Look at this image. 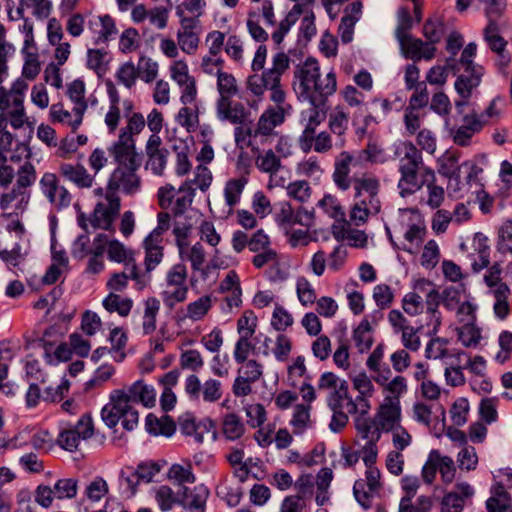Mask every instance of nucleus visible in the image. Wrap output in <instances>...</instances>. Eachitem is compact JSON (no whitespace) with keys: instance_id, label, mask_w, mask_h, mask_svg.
Returning a JSON list of instances; mask_svg holds the SVG:
<instances>
[{"instance_id":"obj_1","label":"nucleus","mask_w":512,"mask_h":512,"mask_svg":"<svg viewBox=\"0 0 512 512\" xmlns=\"http://www.w3.org/2000/svg\"><path fill=\"white\" fill-rule=\"evenodd\" d=\"M416 142L420 150L410 141L402 142L396 150L400 173L398 189L402 197L420 190L428 179H434V171L423 165L421 150L433 155L437 149L436 135L424 128L419 130Z\"/></svg>"},{"instance_id":"obj_2","label":"nucleus","mask_w":512,"mask_h":512,"mask_svg":"<svg viewBox=\"0 0 512 512\" xmlns=\"http://www.w3.org/2000/svg\"><path fill=\"white\" fill-rule=\"evenodd\" d=\"M379 191L380 182L374 176L363 174L355 181L353 203L348 213L354 226L365 225L380 213L382 204Z\"/></svg>"},{"instance_id":"obj_3","label":"nucleus","mask_w":512,"mask_h":512,"mask_svg":"<svg viewBox=\"0 0 512 512\" xmlns=\"http://www.w3.org/2000/svg\"><path fill=\"white\" fill-rule=\"evenodd\" d=\"M120 211V198L113 192H106L102 201H99L89 218L84 215L78 217L79 226L87 230L88 224L94 229L115 232L113 222Z\"/></svg>"},{"instance_id":"obj_4","label":"nucleus","mask_w":512,"mask_h":512,"mask_svg":"<svg viewBox=\"0 0 512 512\" xmlns=\"http://www.w3.org/2000/svg\"><path fill=\"white\" fill-rule=\"evenodd\" d=\"M188 292L186 266L182 263L173 265L166 273L165 282L160 292L164 306L173 310L177 304L186 301Z\"/></svg>"},{"instance_id":"obj_5","label":"nucleus","mask_w":512,"mask_h":512,"mask_svg":"<svg viewBox=\"0 0 512 512\" xmlns=\"http://www.w3.org/2000/svg\"><path fill=\"white\" fill-rule=\"evenodd\" d=\"M476 50L477 45L469 43L463 49L460 57V64L464 70L455 82V89L464 100H467L471 96L472 90L479 86L484 74L483 67L473 63Z\"/></svg>"},{"instance_id":"obj_6","label":"nucleus","mask_w":512,"mask_h":512,"mask_svg":"<svg viewBox=\"0 0 512 512\" xmlns=\"http://www.w3.org/2000/svg\"><path fill=\"white\" fill-rule=\"evenodd\" d=\"M317 388L328 391L327 405L331 410L346 409L350 413L349 404L355 402L349 393L348 382L341 379L333 372H324L320 375Z\"/></svg>"},{"instance_id":"obj_7","label":"nucleus","mask_w":512,"mask_h":512,"mask_svg":"<svg viewBox=\"0 0 512 512\" xmlns=\"http://www.w3.org/2000/svg\"><path fill=\"white\" fill-rule=\"evenodd\" d=\"M257 120L254 137H269L275 134L276 127L281 126L293 112V106L287 100H271Z\"/></svg>"},{"instance_id":"obj_8","label":"nucleus","mask_w":512,"mask_h":512,"mask_svg":"<svg viewBox=\"0 0 512 512\" xmlns=\"http://www.w3.org/2000/svg\"><path fill=\"white\" fill-rule=\"evenodd\" d=\"M158 203L162 209L171 208L174 215H182L192 204L195 188L185 181L178 190L167 184L158 189Z\"/></svg>"},{"instance_id":"obj_9","label":"nucleus","mask_w":512,"mask_h":512,"mask_svg":"<svg viewBox=\"0 0 512 512\" xmlns=\"http://www.w3.org/2000/svg\"><path fill=\"white\" fill-rule=\"evenodd\" d=\"M184 390L190 400L208 404L218 402L223 396V384L220 380L210 377L201 382L196 374L186 377Z\"/></svg>"},{"instance_id":"obj_10","label":"nucleus","mask_w":512,"mask_h":512,"mask_svg":"<svg viewBox=\"0 0 512 512\" xmlns=\"http://www.w3.org/2000/svg\"><path fill=\"white\" fill-rule=\"evenodd\" d=\"M350 380L353 389L358 393L355 402L349 404L350 414L367 415L372 407L369 399L376 393L374 374L368 375L367 372L360 371L350 375Z\"/></svg>"},{"instance_id":"obj_11","label":"nucleus","mask_w":512,"mask_h":512,"mask_svg":"<svg viewBox=\"0 0 512 512\" xmlns=\"http://www.w3.org/2000/svg\"><path fill=\"white\" fill-rule=\"evenodd\" d=\"M290 59L284 52L273 56L272 67L260 74L266 88L270 91V100H287V94L281 85V78L289 68Z\"/></svg>"},{"instance_id":"obj_12","label":"nucleus","mask_w":512,"mask_h":512,"mask_svg":"<svg viewBox=\"0 0 512 512\" xmlns=\"http://www.w3.org/2000/svg\"><path fill=\"white\" fill-rule=\"evenodd\" d=\"M275 221L283 229L292 228L295 225L309 229L314 225L315 212L314 209L308 210L303 206L294 209L290 202L284 201L279 204Z\"/></svg>"},{"instance_id":"obj_13","label":"nucleus","mask_w":512,"mask_h":512,"mask_svg":"<svg viewBox=\"0 0 512 512\" xmlns=\"http://www.w3.org/2000/svg\"><path fill=\"white\" fill-rule=\"evenodd\" d=\"M171 79L180 87V102L191 104L198 95L196 79L190 75L188 64L185 60H174L169 66Z\"/></svg>"},{"instance_id":"obj_14","label":"nucleus","mask_w":512,"mask_h":512,"mask_svg":"<svg viewBox=\"0 0 512 512\" xmlns=\"http://www.w3.org/2000/svg\"><path fill=\"white\" fill-rule=\"evenodd\" d=\"M39 187L43 196L54 208L60 210L71 204V193L60 183L55 173L45 172L39 181Z\"/></svg>"},{"instance_id":"obj_15","label":"nucleus","mask_w":512,"mask_h":512,"mask_svg":"<svg viewBox=\"0 0 512 512\" xmlns=\"http://www.w3.org/2000/svg\"><path fill=\"white\" fill-rule=\"evenodd\" d=\"M0 121L9 123L15 130L29 125L24 101L4 96V87L0 86Z\"/></svg>"},{"instance_id":"obj_16","label":"nucleus","mask_w":512,"mask_h":512,"mask_svg":"<svg viewBox=\"0 0 512 512\" xmlns=\"http://www.w3.org/2000/svg\"><path fill=\"white\" fill-rule=\"evenodd\" d=\"M365 478L355 481L353 494L357 502L364 509H368L372 506L373 493L381 486L380 470L375 465L366 466Z\"/></svg>"},{"instance_id":"obj_17","label":"nucleus","mask_w":512,"mask_h":512,"mask_svg":"<svg viewBox=\"0 0 512 512\" xmlns=\"http://www.w3.org/2000/svg\"><path fill=\"white\" fill-rule=\"evenodd\" d=\"M336 90V73L330 70L324 77L320 73L299 99L309 103H325L328 97L332 96Z\"/></svg>"},{"instance_id":"obj_18","label":"nucleus","mask_w":512,"mask_h":512,"mask_svg":"<svg viewBox=\"0 0 512 512\" xmlns=\"http://www.w3.org/2000/svg\"><path fill=\"white\" fill-rule=\"evenodd\" d=\"M218 292L223 295L224 312L230 313L233 309L242 306V288L240 278L235 270H229L220 281Z\"/></svg>"},{"instance_id":"obj_19","label":"nucleus","mask_w":512,"mask_h":512,"mask_svg":"<svg viewBox=\"0 0 512 512\" xmlns=\"http://www.w3.org/2000/svg\"><path fill=\"white\" fill-rule=\"evenodd\" d=\"M116 392L122 398L124 404L141 403L146 408H151L156 403V391L153 386L142 380H137L133 384L123 389H117Z\"/></svg>"},{"instance_id":"obj_20","label":"nucleus","mask_w":512,"mask_h":512,"mask_svg":"<svg viewBox=\"0 0 512 512\" xmlns=\"http://www.w3.org/2000/svg\"><path fill=\"white\" fill-rule=\"evenodd\" d=\"M384 433H389L401 425V405L399 400L383 399L372 416Z\"/></svg>"},{"instance_id":"obj_21","label":"nucleus","mask_w":512,"mask_h":512,"mask_svg":"<svg viewBox=\"0 0 512 512\" xmlns=\"http://www.w3.org/2000/svg\"><path fill=\"white\" fill-rule=\"evenodd\" d=\"M216 118L221 122L232 125H241L248 118V111L244 104L234 98H217L215 102Z\"/></svg>"},{"instance_id":"obj_22","label":"nucleus","mask_w":512,"mask_h":512,"mask_svg":"<svg viewBox=\"0 0 512 512\" xmlns=\"http://www.w3.org/2000/svg\"><path fill=\"white\" fill-rule=\"evenodd\" d=\"M403 56L415 62L430 61L435 57L437 48L432 43L409 35L398 41Z\"/></svg>"},{"instance_id":"obj_23","label":"nucleus","mask_w":512,"mask_h":512,"mask_svg":"<svg viewBox=\"0 0 512 512\" xmlns=\"http://www.w3.org/2000/svg\"><path fill=\"white\" fill-rule=\"evenodd\" d=\"M464 352L449 348V340L442 337L431 338L425 346V358L440 361L443 365H452L461 359Z\"/></svg>"},{"instance_id":"obj_24","label":"nucleus","mask_w":512,"mask_h":512,"mask_svg":"<svg viewBox=\"0 0 512 512\" xmlns=\"http://www.w3.org/2000/svg\"><path fill=\"white\" fill-rule=\"evenodd\" d=\"M354 157L348 151H342L334 161V170L332 179L335 186L342 192L349 190L353 187L355 189V181L359 177L351 176V165Z\"/></svg>"},{"instance_id":"obj_25","label":"nucleus","mask_w":512,"mask_h":512,"mask_svg":"<svg viewBox=\"0 0 512 512\" xmlns=\"http://www.w3.org/2000/svg\"><path fill=\"white\" fill-rule=\"evenodd\" d=\"M145 152L148 157L147 169H150L155 175H162L167 165L169 151L162 146V139L159 135H150Z\"/></svg>"},{"instance_id":"obj_26","label":"nucleus","mask_w":512,"mask_h":512,"mask_svg":"<svg viewBox=\"0 0 512 512\" xmlns=\"http://www.w3.org/2000/svg\"><path fill=\"white\" fill-rule=\"evenodd\" d=\"M320 72V64L315 58H307L295 67L293 87L298 98L317 79Z\"/></svg>"},{"instance_id":"obj_27","label":"nucleus","mask_w":512,"mask_h":512,"mask_svg":"<svg viewBox=\"0 0 512 512\" xmlns=\"http://www.w3.org/2000/svg\"><path fill=\"white\" fill-rule=\"evenodd\" d=\"M401 215L403 218L407 215H412L417 218V221L411 223L405 231L403 244L404 251L414 253L425 239L427 233L426 226L424 221L420 219L419 214L414 210H404Z\"/></svg>"},{"instance_id":"obj_28","label":"nucleus","mask_w":512,"mask_h":512,"mask_svg":"<svg viewBox=\"0 0 512 512\" xmlns=\"http://www.w3.org/2000/svg\"><path fill=\"white\" fill-rule=\"evenodd\" d=\"M139 182V178L133 170L119 167L109 178L107 192L116 194L117 190H122L127 194H132L138 189Z\"/></svg>"},{"instance_id":"obj_29","label":"nucleus","mask_w":512,"mask_h":512,"mask_svg":"<svg viewBox=\"0 0 512 512\" xmlns=\"http://www.w3.org/2000/svg\"><path fill=\"white\" fill-rule=\"evenodd\" d=\"M391 369L387 371V374H382L378 377H374V381L377 385L382 387V391L385 394L384 399L399 400L408 391L407 379L402 375H397L393 378Z\"/></svg>"},{"instance_id":"obj_30","label":"nucleus","mask_w":512,"mask_h":512,"mask_svg":"<svg viewBox=\"0 0 512 512\" xmlns=\"http://www.w3.org/2000/svg\"><path fill=\"white\" fill-rule=\"evenodd\" d=\"M106 92L109 99V107L105 113L104 122L109 133H114L121 120L120 114V94L116 84L108 79L105 81Z\"/></svg>"},{"instance_id":"obj_31","label":"nucleus","mask_w":512,"mask_h":512,"mask_svg":"<svg viewBox=\"0 0 512 512\" xmlns=\"http://www.w3.org/2000/svg\"><path fill=\"white\" fill-rule=\"evenodd\" d=\"M30 197V191H24L14 185L12 189L0 195V208L3 211L12 210L13 213L23 214L28 207Z\"/></svg>"},{"instance_id":"obj_32","label":"nucleus","mask_w":512,"mask_h":512,"mask_svg":"<svg viewBox=\"0 0 512 512\" xmlns=\"http://www.w3.org/2000/svg\"><path fill=\"white\" fill-rule=\"evenodd\" d=\"M180 432L193 439L195 443L201 444L205 436L209 433V425L197 418L191 413H184L178 418Z\"/></svg>"},{"instance_id":"obj_33","label":"nucleus","mask_w":512,"mask_h":512,"mask_svg":"<svg viewBox=\"0 0 512 512\" xmlns=\"http://www.w3.org/2000/svg\"><path fill=\"white\" fill-rule=\"evenodd\" d=\"M483 127V121L477 114L472 113L464 116L463 124L452 131L453 142L459 146H468L475 133Z\"/></svg>"},{"instance_id":"obj_34","label":"nucleus","mask_w":512,"mask_h":512,"mask_svg":"<svg viewBox=\"0 0 512 512\" xmlns=\"http://www.w3.org/2000/svg\"><path fill=\"white\" fill-rule=\"evenodd\" d=\"M59 173L78 188H91L94 184V176L82 164L62 163Z\"/></svg>"},{"instance_id":"obj_35","label":"nucleus","mask_w":512,"mask_h":512,"mask_svg":"<svg viewBox=\"0 0 512 512\" xmlns=\"http://www.w3.org/2000/svg\"><path fill=\"white\" fill-rule=\"evenodd\" d=\"M249 182L247 175L230 178L226 181L223 189L225 204L228 207V214L234 212V208L240 203L242 194Z\"/></svg>"},{"instance_id":"obj_36","label":"nucleus","mask_w":512,"mask_h":512,"mask_svg":"<svg viewBox=\"0 0 512 512\" xmlns=\"http://www.w3.org/2000/svg\"><path fill=\"white\" fill-rule=\"evenodd\" d=\"M84 114V111L78 110L75 107L69 111L62 104H54L50 108L51 120L69 127L73 132L82 124Z\"/></svg>"},{"instance_id":"obj_37","label":"nucleus","mask_w":512,"mask_h":512,"mask_svg":"<svg viewBox=\"0 0 512 512\" xmlns=\"http://www.w3.org/2000/svg\"><path fill=\"white\" fill-rule=\"evenodd\" d=\"M179 21L181 28L177 33L178 44L183 52L192 55L196 52L199 45V37L194 32V28L196 27L198 21L190 19Z\"/></svg>"},{"instance_id":"obj_38","label":"nucleus","mask_w":512,"mask_h":512,"mask_svg":"<svg viewBox=\"0 0 512 512\" xmlns=\"http://www.w3.org/2000/svg\"><path fill=\"white\" fill-rule=\"evenodd\" d=\"M212 307V297L210 295H202L201 297L189 302L186 305L184 316L181 317L177 315L176 322L179 323L186 318L192 322L202 321L208 315Z\"/></svg>"},{"instance_id":"obj_39","label":"nucleus","mask_w":512,"mask_h":512,"mask_svg":"<svg viewBox=\"0 0 512 512\" xmlns=\"http://www.w3.org/2000/svg\"><path fill=\"white\" fill-rule=\"evenodd\" d=\"M98 235H102L106 240L103 246L105 247V252H107L110 261L123 263L125 269L128 264L135 262L133 251L127 248L123 243L116 239H110L109 236L104 233H99Z\"/></svg>"},{"instance_id":"obj_40","label":"nucleus","mask_w":512,"mask_h":512,"mask_svg":"<svg viewBox=\"0 0 512 512\" xmlns=\"http://www.w3.org/2000/svg\"><path fill=\"white\" fill-rule=\"evenodd\" d=\"M354 426L357 437L365 443H378L384 433L372 417L362 414L355 419Z\"/></svg>"},{"instance_id":"obj_41","label":"nucleus","mask_w":512,"mask_h":512,"mask_svg":"<svg viewBox=\"0 0 512 512\" xmlns=\"http://www.w3.org/2000/svg\"><path fill=\"white\" fill-rule=\"evenodd\" d=\"M245 432V423L236 413H227L222 417L220 434L227 441H238L244 436Z\"/></svg>"},{"instance_id":"obj_42","label":"nucleus","mask_w":512,"mask_h":512,"mask_svg":"<svg viewBox=\"0 0 512 512\" xmlns=\"http://www.w3.org/2000/svg\"><path fill=\"white\" fill-rule=\"evenodd\" d=\"M460 153L454 149L446 150L437 159V171L440 175L452 179H458L460 176L459 165Z\"/></svg>"},{"instance_id":"obj_43","label":"nucleus","mask_w":512,"mask_h":512,"mask_svg":"<svg viewBox=\"0 0 512 512\" xmlns=\"http://www.w3.org/2000/svg\"><path fill=\"white\" fill-rule=\"evenodd\" d=\"M146 431L154 436H172L176 431V424L169 416L157 417L149 413L145 419Z\"/></svg>"},{"instance_id":"obj_44","label":"nucleus","mask_w":512,"mask_h":512,"mask_svg":"<svg viewBox=\"0 0 512 512\" xmlns=\"http://www.w3.org/2000/svg\"><path fill=\"white\" fill-rule=\"evenodd\" d=\"M488 294L494 299L493 311L497 318L504 320L510 313V305L508 302L511 294L507 284H500L488 291Z\"/></svg>"},{"instance_id":"obj_45","label":"nucleus","mask_w":512,"mask_h":512,"mask_svg":"<svg viewBox=\"0 0 512 512\" xmlns=\"http://www.w3.org/2000/svg\"><path fill=\"white\" fill-rule=\"evenodd\" d=\"M124 407L125 404L122 398H120L116 390L112 391L110 402L101 410V418L109 428H113L119 423Z\"/></svg>"},{"instance_id":"obj_46","label":"nucleus","mask_w":512,"mask_h":512,"mask_svg":"<svg viewBox=\"0 0 512 512\" xmlns=\"http://www.w3.org/2000/svg\"><path fill=\"white\" fill-rule=\"evenodd\" d=\"M255 166L260 172L269 174L272 182L274 175L282 168V162L273 149H267L255 156Z\"/></svg>"},{"instance_id":"obj_47","label":"nucleus","mask_w":512,"mask_h":512,"mask_svg":"<svg viewBox=\"0 0 512 512\" xmlns=\"http://www.w3.org/2000/svg\"><path fill=\"white\" fill-rule=\"evenodd\" d=\"M143 247L145 250L144 265L147 273L153 271L163 259V246L162 240H155L150 236H147L143 241Z\"/></svg>"},{"instance_id":"obj_48","label":"nucleus","mask_w":512,"mask_h":512,"mask_svg":"<svg viewBox=\"0 0 512 512\" xmlns=\"http://www.w3.org/2000/svg\"><path fill=\"white\" fill-rule=\"evenodd\" d=\"M349 126V114L345 111L344 107L337 105L330 112L328 117V127L334 135L340 138V146L344 145V139L342 138Z\"/></svg>"},{"instance_id":"obj_49","label":"nucleus","mask_w":512,"mask_h":512,"mask_svg":"<svg viewBox=\"0 0 512 512\" xmlns=\"http://www.w3.org/2000/svg\"><path fill=\"white\" fill-rule=\"evenodd\" d=\"M111 151L119 163L132 164L135 156L134 138L119 133L118 140L113 144Z\"/></svg>"},{"instance_id":"obj_50","label":"nucleus","mask_w":512,"mask_h":512,"mask_svg":"<svg viewBox=\"0 0 512 512\" xmlns=\"http://www.w3.org/2000/svg\"><path fill=\"white\" fill-rule=\"evenodd\" d=\"M105 243L106 240L102 235H96L93 239L92 245L89 250V255L91 257L87 264V272L91 274H98L104 270L105 263L103 255L105 253V247L103 245Z\"/></svg>"},{"instance_id":"obj_51","label":"nucleus","mask_w":512,"mask_h":512,"mask_svg":"<svg viewBox=\"0 0 512 512\" xmlns=\"http://www.w3.org/2000/svg\"><path fill=\"white\" fill-rule=\"evenodd\" d=\"M111 57L107 49L89 48L86 54V66L98 76L104 75L108 70Z\"/></svg>"},{"instance_id":"obj_52","label":"nucleus","mask_w":512,"mask_h":512,"mask_svg":"<svg viewBox=\"0 0 512 512\" xmlns=\"http://www.w3.org/2000/svg\"><path fill=\"white\" fill-rule=\"evenodd\" d=\"M176 122L188 132H193L198 128L199 106L197 98L191 104H183L176 115Z\"/></svg>"},{"instance_id":"obj_53","label":"nucleus","mask_w":512,"mask_h":512,"mask_svg":"<svg viewBox=\"0 0 512 512\" xmlns=\"http://www.w3.org/2000/svg\"><path fill=\"white\" fill-rule=\"evenodd\" d=\"M209 491L204 485H199L193 489L184 487L182 491L183 501L192 512H204L206 500Z\"/></svg>"},{"instance_id":"obj_54","label":"nucleus","mask_w":512,"mask_h":512,"mask_svg":"<svg viewBox=\"0 0 512 512\" xmlns=\"http://www.w3.org/2000/svg\"><path fill=\"white\" fill-rule=\"evenodd\" d=\"M217 98H236L240 97L241 86L237 78L230 72L220 74L216 78Z\"/></svg>"},{"instance_id":"obj_55","label":"nucleus","mask_w":512,"mask_h":512,"mask_svg":"<svg viewBox=\"0 0 512 512\" xmlns=\"http://www.w3.org/2000/svg\"><path fill=\"white\" fill-rule=\"evenodd\" d=\"M301 16V10L297 6L296 8H291L285 17L276 25L274 31L271 34L272 41L279 46L285 36L289 33L291 28L296 24Z\"/></svg>"},{"instance_id":"obj_56","label":"nucleus","mask_w":512,"mask_h":512,"mask_svg":"<svg viewBox=\"0 0 512 512\" xmlns=\"http://www.w3.org/2000/svg\"><path fill=\"white\" fill-rule=\"evenodd\" d=\"M445 33L444 19L440 14H433L423 24L422 34L434 46L441 41Z\"/></svg>"},{"instance_id":"obj_57","label":"nucleus","mask_w":512,"mask_h":512,"mask_svg":"<svg viewBox=\"0 0 512 512\" xmlns=\"http://www.w3.org/2000/svg\"><path fill=\"white\" fill-rule=\"evenodd\" d=\"M133 300L129 297H123L114 292L109 293L102 301L103 307L109 312H116L121 317H127L133 307Z\"/></svg>"},{"instance_id":"obj_58","label":"nucleus","mask_w":512,"mask_h":512,"mask_svg":"<svg viewBox=\"0 0 512 512\" xmlns=\"http://www.w3.org/2000/svg\"><path fill=\"white\" fill-rule=\"evenodd\" d=\"M488 16V24L483 30V37L489 48L497 53L502 54L506 47V41L500 35V29L497 23L491 19L490 15Z\"/></svg>"},{"instance_id":"obj_59","label":"nucleus","mask_w":512,"mask_h":512,"mask_svg":"<svg viewBox=\"0 0 512 512\" xmlns=\"http://www.w3.org/2000/svg\"><path fill=\"white\" fill-rule=\"evenodd\" d=\"M295 171L299 176L319 180L324 173V168L319 157L311 155L298 162Z\"/></svg>"},{"instance_id":"obj_60","label":"nucleus","mask_w":512,"mask_h":512,"mask_svg":"<svg viewBox=\"0 0 512 512\" xmlns=\"http://www.w3.org/2000/svg\"><path fill=\"white\" fill-rule=\"evenodd\" d=\"M205 8L206 0H183L176 6L175 14L179 20H197L204 13Z\"/></svg>"},{"instance_id":"obj_61","label":"nucleus","mask_w":512,"mask_h":512,"mask_svg":"<svg viewBox=\"0 0 512 512\" xmlns=\"http://www.w3.org/2000/svg\"><path fill=\"white\" fill-rule=\"evenodd\" d=\"M323 213L335 220H344L346 212L340 200L332 194H325L317 203Z\"/></svg>"},{"instance_id":"obj_62","label":"nucleus","mask_w":512,"mask_h":512,"mask_svg":"<svg viewBox=\"0 0 512 512\" xmlns=\"http://www.w3.org/2000/svg\"><path fill=\"white\" fill-rule=\"evenodd\" d=\"M167 478L174 484L183 488L186 487V484H192L196 480L190 463H186L185 465L173 464L168 470Z\"/></svg>"},{"instance_id":"obj_63","label":"nucleus","mask_w":512,"mask_h":512,"mask_svg":"<svg viewBox=\"0 0 512 512\" xmlns=\"http://www.w3.org/2000/svg\"><path fill=\"white\" fill-rule=\"evenodd\" d=\"M216 494L231 507L237 506L242 497L241 487L227 479L218 484Z\"/></svg>"},{"instance_id":"obj_64","label":"nucleus","mask_w":512,"mask_h":512,"mask_svg":"<svg viewBox=\"0 0 512 512\" xmlns=\"http://www.w3.org/2000/svg\"><path fill=\"white\" fill-rule=\"evenodd\" d=\"M458 340L467 348H476L481 339V329L476 323H466L456 329Z\"/></svg>"}]
</instances>
